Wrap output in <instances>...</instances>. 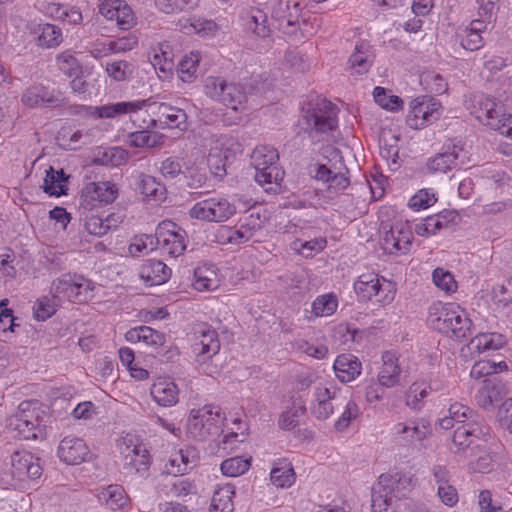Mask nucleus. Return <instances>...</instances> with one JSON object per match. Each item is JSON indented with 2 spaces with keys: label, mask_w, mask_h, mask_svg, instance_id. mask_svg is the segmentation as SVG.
<instances>
[{
  "label": "nucleus",
  "mask_w": 512,
  "mask_h": 512,
  "mask_svg": "<svg viewBox=\"0 0 512 512\" xmlns=\"http://www.w3.org/2000/svg\"><path fill=\"white\" fill-rule=\"evenodd\" d=\"M125 338L128 342H142L150 347H161L165 343V335L149 326H138L126 332Z\"/></svg>",
  "instance_id": "28"
},
{
  "label": "nucleus",
  "mask_w": 512,
  "mask_h": 512,
  "mask_svg": "<svg viewBox=\"0 0 512 512\" xmlns=\"http://www.w3.org/2000/svg\"><path fill=\"white\" fill-rule=\"evenodd\" d=\"M200 60L198 52H191L185 55L178 63L177 72L183 82H191L195 77L197 66Z\"/></svg>",
  "instance_id": "50"
},
{
  "label": "nucleus",
  "mask_w": 512,
  "mask_h": 512,
  "mask_svg": "<svg viewBox=\"0 0 512 512\" xmlns=\"http://www.w3.org/2000/svg\"><path fill=\"white\" fill-rule=\"evenodd\" d=\"M448 413L456 423L461 425L472 423V420H475V422H484V419L480 414L472 410L470 407L458 402L450 405Z\"/></svg>",
  "instance_id": "44"
},
{
  "label": "nucleus",
  "mask_w": 512,
  "mask_h": 512,
  "mask_svg": "<svg viewBox=\"0 0 512 512\" xmlns=\"http://www.w3.org/2000/svg\"><path fill=\"white\" fill-rule=\"evenodd\" d=\"M89 289V281L70 275H65L53 281L51 291L54 293V298L59 300L67 299L72 302L83 301L87 297Z\"/></svg>",
  "instance_id": "15"
},
{
  "label": "nucleus",
  "mask_w": 512,
  "mask_h": 512,
  "mask_svg": "<svg viewBox=\"0 0 512 512\" xmlns=\"http://www.w3.org/2000/svg\"><path fill=\"white\" fill-rule=\"evenodd\" d=\"M159 9L166 14L188 11L198 5V0H155Z\"/></svg>",
  "instance_id": "55"
},
{
  "label": "nucleus",
  "mask_w": 512,
  "mask_h": 512,
  "mask_svg": "<svg viewBox=\"0 0 512 512\" xmlns=\"http://www.w3.org/2000/svg\"><path fill=\"white\" fill-rule=\"evenodd\" d=\"M413 486V477L407 473L381 474L371 490L372 512L395 509L397 501L406 498Z\"/></svg>",
  "instance_id": "2"
},
{
  "label": "nucleus",
  "mask_w": 512,
  "mask_h": 512,
  "mask_svg": "<svg viewBox=\"0 0 512 512\" xmlns=\"http://www.w3.org/2000/svg\"><path fill=\"white\" fill-rule=\"evenodd\" d=\"M227 151L222 152L217 148L212 149L207 157L208 167L215 178L222 180L226 174V163L228 161Z\"/></svg>",
  "instance_id": "48"
},
{
  "label": "nucleus",
  "mask_w": 512,
  "mask_h": 512,
  "mask_svg": "<svg viewBox=\"0 0 512 512\" xmlns=\"http://www.w3.org/2000/svg\"><path fill=\"white\" fill-rule=\"evenodd\" d=\"M235 212V206L227 199L214 197L196 203L191 208L190 215L196 219L224 222L233 216Z\"/></svg>",
  "instance_id": "8"
},
{
  "label": "nucleus",
  "mask_w": 512,
  "mask_h": 512,
  "mask_svg": "<svg viewBox=\"0 0 512 512\" xmlns=\"http://www.w3.org/2000/svg\"><path fill=\"white\" fill-rule=\"evenodd\" d=\"M440 108V102L433 98L417 97L410 102V111L406 122L412 129H421L440 117Z\"/></svg>",
  "instance_id": "10"
},
{
  "label": "nucleus",
  "mask_w": 512,
  "mask_h": 512,
  "mask_svg": "<svg viewBox=\"0 0 512 512\" xmlns=\"http://www.w3.org/2000/svg\"><path fill=\"white\" fill-rule=\"evenodd\" d=\"M383 366L378 375L380 386L392 388L400 383L401 368L394 354L385 352L382 356Z\"/></svg>",
  "instance_id": "25"
},
{
  "label": "nucleus",
  "mask_w": 512,
  "mask_h": 512,
  "mask_svg": "<svg viewBox=\"0 0 512 512\" xmlns=\"http://www.w3.org/2000/svg\"><path fill=\"white\" fill-rule=\"evenodd\" d=\"M251 466V458L240 456L228 458L221 463L222 473L230 477H238L244 474Z\"/></svg>",
  "instance_id": "49"
},
{
  "label": "nucleus",
  "mask_w": 512,
  "mask_h": 512,
  "mask_svg": "<svg viewBox=\"0 0 512 512\" xmlns=\"http://www.w3.org/2000/svg\"><path fill=\"white\" fill-rule=\"evenodd\" d=\"M255 174L254 179L255 181L265 187V191L268 193H277L279 192L281 188V182L284 179V170L278 166V163L276 164H268V161L266 162H259V167H254Z\"/></svg>",
  "instance_id": "19"
},
{
  "label": "nucleus",
  "mask_w": 512,
  "mask_h": 512,
  "mask_svg": "<svg viewBox=\"0 0 512 512\" xmlns=\"http://www.w3.org/2000/svg\"><path fill=\"white\" fill-rule=\"evenodd\" d=\"M167 486L170 487L169 492L176 497L186 496L195 488L190 480L179 478L176 475L171 478Z\"/></svg>",
  "instance_id": "62"
},
{
  "label": "nucleus",
  "mask_w": 512,
  "mask_h": 512,
  "mask_svg": "<svg viewBox=\"0 0 512 512\" xmlns=\"http://www.w3.org/2000/svg\"><path fill=\"white\" fill-rule=\"evenodd\" d=\"M56 299L54 297L51 299L48 297L38 299L34 306V314L37 320L44 321L56 312Z\"/></svg>",
  "instance_id": "60"
},
{
  "label": "nucleus",
  "mask_w": 512,
  "mask_h": 512,
  "mask_svg": "<svg viewBox=\"0 0 512 512\" xmlns=\"http://www.w3.org/2000/svg\"><path fill=\"white\" fill-rule=\"evenodd\" d=\"M150 106L152 113L158 116V119H151L148 128H177L181 131L188 129V114L185 107L173 106L171 104L153 101Z\"/></svg>",
  "instance_id": "9"
},
{
  "label": "nucleus",
  "mask_w": 512,
  "mask_h": 512,
  "mask_svg": "<svg viewBox=\"0 0 512 512\" xmlns=\"http://www.w3.org/2000/svg\"><path fill=\"white\" fill-rule=\"evenodd\" d=\"M224 421L225 414L218 406L205 405L191 410L187 429L193 438L205 440L209 436L218 435Z\"/></svg>",
  "instance_id": "4"
},
{
  "label": "nucleus",
  "mask_w": 512,
  "mask_h": 512,
  "mask_svg": "<svg viewBox=\"0 0 512 512\" xmlns=\"http://www.w3.org/2000/svg\"><path fill=\"white\" fill-rule=\"evenodd\" d=\"M441 230V222L433 215L426 217L423 222L415 224L414 231L417 235L428 237Z\"/></svg>",
  "instance_id": "63"
},
{
  "label": "nucleus",
  "mask_w": 512,
  "mask_h": 512,
  "mask_svg": "<svg viewBox=\"0 0 512 512\" xmlns=\"http://www.w3.org/2000/svg\"><path fill=\"white\" fill-rule=\"evenodd\" d=\"M39 31L38 45L43 48H55L63 41L61 29L53 24H41Z\"/></svg>",
  "instance_id": "43"
},
{
  "label": "nucleus",
  "mask_w": 512,
  "mask_h": 512,
  "mask_svg": "<svg viewBox=\"0 0 512 512\" xmlns=\"http://www.w3.org/2000/svg\"><path fill=\"white\" fill-rule=\"evenodd\" d=\"M98 498L112 510L120 509L127 503L124 489L120 485H109L99 493Z\"/></svg>",
  "instance_id": "41"
},
{
  "label": "nucleus",
  "mask_w": 512,
  "mask_h": 512,
  "mask_svg": "<svg viewBox=\"0 0 512 512\" xmlns=\"http://www.w3.org/2000/svg\"><path fill=\"white\" fill-rule=\"evenodd\" d=\"M262 227L259 214L256 216L251 214L249 217L241 221L239 228L236 230H230L227 236V241L231 244H242L247 242L256 231Z\"/></svg>",
  "instance_id": "29"
},
{
  "label": "nucleus",
  "mask_w": 512,
  "mask_h": 512,
  "mask_svg": "<svg viewBox=\"0 0 512 512\" xmlns=\"http://www.w3.org/2000/svg\"><path fill=\"white\" fill-rule=\"evenodd\" d=\"M165 136L161 133L150 132L148 130L135 131L128 134L130 146L136 148H154L164 143Z\"/></svg>",
  "instance_id": "39"
},
{
  "label": "nucleus",
  "mask_w": 512,
  "mask_h": 512,
  "mask_svg": "<svg viewBox=\"0 0 512 512\" xmlns=\"http://www.w3.org/2000/svg\"><path fill=\"white\" fill-rule=\"evenodd\" d=\"M480 110L481 114L477 115L479 121L512 139V115L506 116L501 113V109L497 108L495 101L488 97L481 100Z\"/></svg>",
  "instance_id": "12"
},
{
  "label": "nucleus",
  "mask_w": 512,
  "mask_h": 512,
  "mask_svg": "<svg viewBox=\"0 0 512 512\" xmlns=\"http://www.w3.org/2000/svg\"><path fill=\"white\" fill-rule=\"evenodd\" d=\"M395 435H404L403 439L412 444L423 441L431 434L430 423L425 418H416L407 423H397L393 428Z\"/></svg>",
  "instance_id": "20"
},
{
  "label": "nucleus",
  "mask_w": 512,
  "mask_h": 512,
  "mask_svg": "<svg viewBox=\"0 0 512 512\" xmlns=\"http://www.w3.org/2000/svg\"><path fill=\"white\" fill-rule=\"evenodd\" d=\"M432 279L434 284L446 293L455 292L457 289V283L453 275L442 268H436L433 271Z\"/></svg>",
  "instance_id": "58"
},
{
  "label": "nucleus",
  "mask_w": 512,
  "mask_h": 512,
  "mask_svg": "<svg viewBox=\"0 0 512 512\" xmlns=\"http://www.w3.org/2000/svg\"><path fill=\"white\" fill-rule=\"evenodd\" d=\"M338 307L337 298L333 294L317 297L312 303V312L317 317L330 316Z\"/></svg>",
  "instance_id": "54"
},
{
  "label": "nucleus",
  "mask_w": 512,
  "mask_h": 512,
  "mask_svg": "<svg viewBox=\"0 0 512 512\" xmlns=\"http://www.w3.org/2000/svg\"><path fill=\"white\" fill-rule=\"evenodd\" d=\"M270 480L278 488L290 487L295 481L294 469L289 462L275 466L270 473Z\"/></svg>",
  "instance_id": "42"
},
{
  "label": "nucleus",
  "mask_w": 512,
  "mask_h": 512,
  "mask_svg": "<svg viewBox=\"0 0 512 512\" xmlns=\"http://www.w3.org/2000/svg\"><path fill=\"white\" fill-rule=\"evenodd\" d=\"M134 187L149 200L163 201L165 199L166 187L151 175L138 173L134 177Z\"/></svg>",
  "instance_id": "23"
},
{
  "label": "nucleus",
  "mask_w": 512,
  "mask_h": 512,
  "mask_svg": "<svg viewBox=\"0 0 512 512\" xmlns=\"http://www.w3.org/2000/svg\"><path fill=\"white\" fill-rule=\"evenodd\" d=\"M220 350V344H207L203 341H196L193 344V352L196 356V362L199 365V369L203 374L212 375L216 372V367L208 364Z\"/></svg>",
  "instance_id": "30"
},
{
  "label": "nucleus",
  "mask_w": 512,
  "mask_h": 512,
  "mask_svg": "<svg viewBox=\"0 0 512 512\" xmlns=\"http://www.w3.org/2000/svg\"><path fill=\"white\" fill-rule=\"evenodd\" d=\"M194 287L199 291H210L217 288L218 283L214 270L206 267H198L194 271Z\"/></svg>",
  "instance_id": "51"
},
{
  "label": "nucleus",
  "mask_w": 512,
  "mask_h": 512,
  "mask_svg": "<svg viewBox=\"0 0 512 512\" xmlns=\"http://www.w3.org/2000/svg\"><path fill=\"white\" fill-rule=\"evenodd\" d=\"M333 368L341 382H350L361 373V362L352 354H341L335 361Z\"/></svg>",
  "instance_id": "26"
},
{
  "label": "nucleus",
  "mask_w": 512,
  "mask_h": 512,
  "mask_svg": "<svg viewBox=\"0 0 512 512\" xmlns=\"http://www.w3.org/2000/svg\"><path fill=\"white\" fill-rule=\"evenodd\" d=\"M158 246L170 256L177 257L186 249V231L174 222L163 221L157 227Z\"/></svg>",
  "instance_id": "11"
},
{
  "label": "nucleus",
  "mask_w": 512,
  "mask_h": 512,
  "mask_svg": "<svg viewBox=\"0 0 512 512\" xmlns=\"http://www.w3.org/2000/svg\"><path fill=\"white\" fill-rule=\"evenodd\" d=\"M111 219H104L100 215H86L85 216V229L86 231L94 236L102 237L111 230Z\"/></svg>",
  "instance_id": "52"
},
{
  "label": "nucleus",
  "mask_w": 512,
  "mask_h": 512,
  "mask_svg": "<svg viewBox=\"0 0 512 512\" xmlns=\"http://www.w3.org/2000/svg\"><path fill=\"white\" fill-rule=\"evenodd\" d=\"M374 62L372 47L367 42L356 44L355 50L349 57L348 64L353 74L368 72Z\"/></svg>",
  "instance_id": "24"
},
{
  "label": "nucleus",
  "mask_w": 512,
  "mask_h": 512,
  "mask_svg": "<svg viewBox=\"0 0 512 512\" xmlns=\"http://www.w3.org/2000/svg\"><path fill=\"white\" fill-rule=\"evenodd\" d=\"M279 160V154L276 149L270 146H258L251 154V164L253 167H259V162H266L268 164H276Z\"/></svg>",
  "instance_id": "57"
},
{
  "label": "nucleus",
  "mask_w": 512,
  "mask_h": 512,
  "mask_svg": "<svg viewBox=\"0 0 512 512\" xmlns=\"http://www.w3.org/2000/svg\"><path fill=\"white\" fill-rule=\"evenodd\" d=\"M314 397L316 404L311 408L312 414L317 419H327L333 413L331 400L335 399L336 392L327 387H317L315 388Z\"/></svg>",
  "instance_id": "32"
},
{
  "label": "nucleus",
  "mask_w": 512,
  "mask_h": 512,
  "mask_svg": "<svg viewBox=\"0 0 512 512\" xmlns=\"http://www.w3.org/2000/svg\"><path fill=\"white\" fill-rule=\"evenodd\" d=\"M354 290L362 301L375 297L376 302L381 304L392 302L395 294L394 284L375 273L360 275L354 283Z\"/></svg>",
  "instance_id": "6"
},
{
  "label": "nucleus",
  "mask_w": 512,
  "mask_h": 512,
  "mask_svg": "<svg viewBox=\"0 0 512 512\" xmlns=\"http://www.w3.org/2000/svg\"><path fill=\"white\" fill-rule=\"evenodd\" d=\"M132 454L125 456V468L144 476L150 467V455L145 445H135Z\"/></svg>",
  "instance_id": "33"
},
{
  "label": "nucleus",
  "mask_w": 512,
  "mask_h": 512,
  "mask_svg": "<svg viewBox=\"0 0 512 512\" xmlns=\"http://www.w3.org/2000/svg\"><path fill=\"white\" fill-rule=\"evenodd\" d=\"M118 193L117 186L110 181L89 182L82 189L80 207L90 212L95 208L113 203Z\"/></svg>",
  "instance_id": "7"
},
{
  "label": "nucleus",
  "mask_w": 512,
  "mask_h": 512,
  "mask_svg": "<svg viewBox=\"0 0 512 512\" xmlns=\"http://www.w3.org/2000/svg\"><path fill=\"white\" fill-rule=\"evenodd\" d=\"M430 315H437L435 328L442 334L462 340L471 334L472 321L460 306L454 303H437L430 308Z\"/></svg>",
  "instance_id": "3"
},
{
  "label": "nucleus",
  "mask_w": 512,
  "mask_h": 512,
  "mask_svg": "<svg viewBox=\"0 0 512 512\" xmlns=\"http://www.w3.org/2000/svg\"><path fill=\"white\" fill-rule=\"evenodd\" d=\"M395 232L396 233V239H398L400 252L405 254L409 251L412 240H413V233L411 231V228L403 223H396L395 224Z\"/></svg>",
  "instance_id": "64"
},
{
  "label": "nucleus",
  "mask_w": 512,
  "mask_h": 512,
  "mask_svg": "<svg viewBox=\"0 0 512 512\" xmlns=\"http://www.w3.org/2000/svg\"><path fill=\"white\" fill-rule=\"evenodd\" d=\"M204 92L233 110H238L246 101V93L241 84L228 82L222 77L208 76L204 82Z\"/></svg>",
  "instance_id": "5"
},
{
  "label": "nucleus",
  "mask_w": 512,
  "mask_h": 512,
  "mask_svg": "<svg viewBox=\"0 0 512 512\" xmlns=\"http://www.w3.org/2000/svg\"><path fill=\"white\" fill-rule=\"evenodd\" d=\"M69 176L63 171V169L55 170L50 166L46 170V175L43 180V190L45 193L51 196H61L66 194Z\"/></svg>",
  "instance_id": "31"
},
{
  "label": "nucleus",
  "mask_w": 512,
  "mask_h": 512,
  "mask_svg": "<svg viewBox=\"0 0 512 512\" xmlns=\"http://www.w3.org/2000/svg\"><path fill=\"white\" fill-rule=\"evenodd\" d=\"M235 494L234 487L226 484L216 489L211 499L209 512H233L232 498Z\"/></svg>",
  "instance_id": "35"
},
{
  "label": "nucleus",
  "mask_w": 512,
  "mask_h": 512,
  "mask_svg": "<svg viewBox=\"0 0 512 512\" xmlns=\"http://www.w3.org/2000/svg\"><path fill=\"white\" fill-rule=\"evenodd\" d=\"M464 149L456 144L444 147L443 151L430 158L427 169L431 173H447L453 169H460L466 162Z\"/></svg>",
  "instance_id": "13"
},
{
  "label": "nucleus",
  "mask_w": 512,
  "mask_h": 512,
  "mask_svg": "<svg viewBox=\"0 0 512 512\" xmlns=\"http://www.w3.org/2000/svg\"><path fill=\"white\" fill-rule=\"evenodd\" d=\"M152 104V97L143 100L106 104L95 107L94 115L98 118H115L120 115L137 112Z\"/></svg>",
  "instance_id": "21"
},
{
  "label": "nucleus",
  "mask_w": 512,
  "mask_h": 512,
  "mask_svg": "<svg viewBox=\"0 0 512 512\" xmlns=\"http://www.w3.org/2000/svg\"><path fill=\"white\" fill-rule=\"evenodd\" d=\"M437 201L435 193L428 189L419 190L409 200V207L413 210L419 211L432 206Z\"/></svg>",
  "instance_id": "59"
},
{
  "label": "nucleus",
  "mask_w": 512,
  "mask_h": 512,
  "mask_svg": "<svg viewBox=\"0 0 512 512\" xmlns=\"http://www.w3.org/2000/svg\"><path fill=\"white\" fill-rule=\"evenodd\" d=\"M150 394L158 405L171 407L178 402L179 390L174 382L159 380L151 386Z\"/></svg>",
  "instance_id": "27"
},
{
  "label": "nucleus",
  "mask_w": 512,
  "mask_h": 512,
  "mask_svg": "<svg viewBox=\"0 0 512 512\" xmlns=\"http://www.w3.org/2000/svg\"><path fill=\"white\" fill-rule=\"evenodd\" d=\"M326 243L327 242L324 238H315L305 242L297 240L294 242V246L301 255L308 258L314 253L322 251L325 248Z\"/></svg>",
  "instance_id": "61"
},
{
  "label": "nucleus",
  "mask_w": 512,
  "mask_h": 512,
  "mask_svg": "<svg viewBox=\"0 0 512 512\" xmlns=\"http://www.w3.org/2000/svg\"><path fill=\"white\" fill-rule=\"evenodd\" d=\"M106 72L113 80L121 82L133 74V65L125 60L106 64Z\"/></svg>",
  "instance_id": "56"
},
{
  "label": "nucleus",
  "mask_w": 512,
  "mask_h": 512,
  "mask_svg": "<svg viewBox=\"0 0 512 512\" xmlns=\"http://www.w3.org/2000/svg\"><path fill=\"white\" fill-rule=\"evenodd\" d=\"M39 458L26 450L14 451L11 455V475L14 479L25 481L35 480L42 475Z\"/></svg>",
  "instance_id": "14"
},
{
  "label": "nucleus",
  "mask_w": 512,
  "mask_h": 512,
  "mask_svg": "<svg viewBox=\"0 0 512 512\" xmlns=\"http://www.w3.org/2000/svg\"><path fill=\"white\" fill-rule=\"evenodd\" d=\"M12 417L23 418L31 424L30 428L36 432H43L42 419L40 418L39 403L36 401H23Z\"/></svg>",
  "instance_id": "36"
},
{
  "label": "nucleus",
  "mask_w": 512,
  "mask_h": 512,
  "mask_svg": "<svg viewBox=\"0 0 512 512\" xmlns=\"http://www.w3.org/2000/svg\"><path fill=\"white\" fill-rule=\"evenodd\" d=\"M489 434V426L484 422L472 420V423L462 424L455 429L452 442L457 451H459L468 448L474 443L475 439H485Z\"/></svg>",
  "instance_id": "18"
},
{
  "label": "nucleus",
  "mask_w": 512,
  "mask_h": 512,
  "mask_svg": "<svg viewBox=\"0 0 512 512\" xmlns=\"http://www.w3.org/2000/svg\"><path fill=\"white\" fill-rule=\"evenodd\" d=\"M128 152L121 147L100 149L93 158V163L98 165L117 167L127 162Z\"/></svg>",
  "instance_id": "37"
},
{
  "label": "nucleus",
  "mask_w": 512,
  "mask_h": 512,
  "mask_svg": "<svg viewBox=\"0 0 512 512\" xmlns=\"http://www.w3.org/2000/svg\"><path fill=\"white\" fill-rule=\"evenodd\" d=\"M430 387L424 382L412 383L405 392V405L414 411H419L424 407V399L429 394Z\"/></svg>",
  "instance_id": "40"
},
{
  "label": "nucleus",
  "mask_w": 512,
  "mask_h": 512,
  "mask_svg": "<svg viewBox=\"0 0 512 512\" xmlns=\"http://www.w3.org/2000/svg\"><path fill=\"white\" fill-rule=\"evenodd\" d=\"M56 63L58 69L69 78L81 76L83 73L82 65L70 51L59 54Z\"/></svg>",
  "instance_id": "45"
},
{
  "label": "nucleus",
  "mask_w": 512,
  "mask_h": 512,
  "mask_svg": "<svg viewBox=\"0 0 512 512\" xmlns=\"http://www.w3.org/2000/svg\"><path fill=\"white\" fill-rule=\"evenodd\" d=\"M139 276L149 286L161 285L170 278L171 269L160 260L148 259L141 265Z\"/></svg>",
  "instance_id": "22"
},
{
  "label": "nucleus",
  "mask_w": 512,
  "mask_h": 512,
  "mask_svg": "<svg viewBox=\"0 0 512 512\" xmlns=\"http://www.w3.org/2000/svg\"><path fill=\"white\" fill-rule=\"evenodd\" d=\"M268 17L261 9H252L249 14L247 21V28L251 30L255 35L261 38H265L269 35L270 29L267 25Z\"/></svg>",
  "instance_id": "47"
},
{
  "label": "nucleus",
  "mask_w": 512,
  "mask_h": 512,
  "mask_svg": "<svg viewBox=\"0 0 512 512\" xmlns=\"http://www.w3.org/2000/svg\"><path fill=\"white\" fill-rule=\"evenodd\" d=\"M21 102L28 108H55L63 104V99L43 85H34L25 89Z\"/></svg>",
  "instance_id": "17"
},
{
  "label": "nucleus",
  "mask_w": 512,
  "mask_h": 512,
  "mask_svg": "<svg viewBox=\"0 0 512 512\" xmlns=\"http://www.w3.org/2000/svg\"><path fill=\"white\" fill-rule=\"evenodd\" d=\"M503 385L493 380H485L482 388L479 389L476 400L480 407L489 409L502 399Z\"/></svg>",
  "instance_id": "34"
},
{
  "label": "nucleus",
  "mask_w": 512,
  "mask_h": 512,
  "mask_svg": "<svg viewBox=\"0 0 512 512\" xmlns=\"http://www.w3.org/2000/svg\"><path fill=\"white\" fill-rule=\"evenodd\" d=\"M336 105L319 95H310L301 109L298 120V133L303 131L310 138H319L320 135L329 133L337 127Z\"/></svg>",
  "instance_id": "1"
},
{
  "label": "nucleus",
  "mask_w": 512,
  "mask_h": 512,
  "mask_svg": "<svg viewBox=\"0 0 512 512\" xmlns=\"http://www.w3.org/2000/svg\"><path fill=\"white\" fill-rule=\"evenodd\" d=\"M30 426L31 424L27 420L12 416L7 419L6 424L10 431L15 432L17 437L24 440L38 439L43 436V432H36Z\"/></svg>",
  "instance_id": "46"
},
{
  "label": "nucleus",
  "mask_w": 512,
  "mask_h": 512,
  "mask_svg": "<svg viewBox=\"0 0 512 512\" xmlns=\"http://www.w3.org/2000/svg\"><path fill=\"white\" fill-rule=\"evenodd\" d=\"M58 457L68 465H78L90 457V451L83 439L66 436L59 443Z\"/></svg>",
  "instance_id": "16"
},
{
  "label": "nucleus",
  "mask_w": 512,
  "mask_h": 512,
  "mask_svg": "<svg viewBox=\"0 0 512 512\" xmlns=\"http://www.w3.org/2000/svg\"><path fill=\"white\" fill-rule=\"evenodd\" d=\"M506 344V337L500 333H480L473 337L470 346L478 353L498 350Z\"/></svg>",
  "instance_id": "38"
},
{
  "label": "nucleus",
  "mask_w": 512,
  "mask_h": 512,
  "mask_svg": "<svg viewBox=\"0 0 512 512\" xmlns=\"http://www.w3.org/2000/svg\"><path fill=\"white\" fill-rule=\"evenodd\" d=\"M158 245L157 233L155 235L143 234L134 238L128 247V251L133 257H136L144 251L155 250Z\"/></svg>",
  "instance_id": "53"
}]
</instances>
